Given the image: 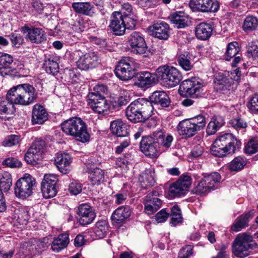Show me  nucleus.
<instances>
[{
	"label": "nucleus",
	"mask_w": 258,
	"mask_h": 258,
	"mask_svg": "<svg viewBox=\"0 0 258 258\" xmlns=\"http://www.w3.org/2000/svg\"><path fill=\"white\" fill-rule=\"evenodd\" d=\"M89 177L93 185H99L104 178V172L99 168H95L91 171Z\"/></svg>",
	"instance_id": "nucleus-46"
},
{
	"label": "nucleus",
	"mask_w": 258,
	"mask_h": 258,
	"mask_svg": "<svg viewBox=\"0 0 258 258\" xmlns=\"http://www.w3.org/2000/svg\"><path fill=\"white\" fill-rule=\"evenodd\" d=\"M131 99L129 92L123 90L120 91L116 102L119 106H124L131 101Z\"/></svg>",
	"instance_id": "nucleus-53"
},
{
	"label": "nucleus",
	"mask_w": 258,
	"mask_h": 258,
	"mask_svg": "<svg viewBox=\"0 0 258 258\" xmlns=\"http://www.w3.org/2000/svg\"><path fill=\"white\" fill-rule=\"evenodd\" d=\"M153 174L151 169H146L140 175L139 181L142 188L147 189L154 186L155 180Z\"/></svg>",
	"instance_id": "nucleus-35"
},
{
	"label": "nucleus",
	"mask_w": 258,
	"mask_h": 258,
	"mask_svg": "<svg viewBox=\"0 0 258 258\" xmlns=\"http://www.w3.org/2000/svg\"><path fill=\"white\" fill-rule=\"evenodd\" d=\"M75 60L76 61L77 67L84 71H87L95 68L98 63L99 56L97 52L89 51L84 54H82V52L79 50H75L73 52Z\"/></svg>",
	"instance_id": "nucleus-10"
},
{
	"label": "nucleus",
	"mask_w": 258,
	"mask_h": 258,
	"mask_svg": "<svg viewBox=\"0 0 258 258\" xmlns=\"http://www.w3.org/2000/svg\"><path fill=\"white\" fill-rule=\"evenodd\" d=\"M41 191L43 197L45 198H50L54 197L57 193L56 186H50L46 184L41 185Z\"/></svg>",
	"instance_id": "nucleus-51"
},
{
	"label": "nucleus",
	"mask_w": 258,
	"mask_h": 258,
	"mask_svg": "<svg viewBox=\"0 0 258 258\" xmlns=\"http://www.w3.org/2000/svg\"><path fill=\"white\" fill-rule=\"evenodd\" d=\"M256 244L253 241L252 236L245 233L239 234L233 242V251L238 257L243 258L248 256Z\"/></svg>",
	"instance_id": "nucleus-7"
},
{
	"label": "nucleus",
	"mask_w": 258,
	"mask_h": 258,
	"mask_svg": "<svg viewBox=\"0 0 258 258\" xmlns=\"http://www.w3.org/2000/svg\"><path fill=\"white\" fill-rule=\"evenodd\" d=\"M169 215L171 217L170 224L172 226H176L183 222L181 210L176 205L171 208V213Z\"/></svg>",
	"instance_id": "nucleus-42"
},
{
	"label": "nucleus",
	"mask_w": 258,
	"mask_h": 258,
	"mask_svg": "<svg viewBox=\"0 0 258 258\" xmlns=\"http://www.w3.org/2000/svg\"><path fill=\"white\" fill-rule=\"evenodd\" d=\"M61 128L66 135L73 136L77 141L85 143L89 141L90 135L86 123L80 117L70 118L60 124Z\"/></svg>",
	"instance_id": "nucleus-4"
},
{
	"label": "nucleus",
	"mask_w": 258,
	"mask_h": 258,
	"mask_svg": "<svg viewBox=\"0 0 258 258\" xmlns=\"http://www.w3.org/2000/svg\"><path fill=\"white\" fill-rule=\"evenodd\" d=\"M128 44L131 52L134 54L142 55L146 53L148 47L142 35L139 32H133L128 37Z\"/></svg>",
	"instance_id": "nucleus-14"
},
{
	"label": "nucleus",
	"mask_w": 258,
	"mask_h": 258,
	"mask_svg": "<svg viewBox=\"0 0 258 258\" xmlns=\"http://www.w3.org/2000/svg\"><path fill=\"white\" fill-rule=\"evenodd\" d=\"M155 133L160 153L168 150L173 141V137L171 135H165L161 130L156 131Z\"/></svg>",
	"instance_id": "nucleus-29"
},
{
	"label": "nucleus",
	"mask_w": 258,
	"mask_h": 258,
	"mask_svg": "<svg viewBox=\"0 0 258 258\" xmlns=\"http://www.w3.org/2000/svg\"><path fill=\"white\" fill-rule=\"evenodd\" d=\"M188 17L183 12L175 13L171 15V21L177 28H183L187 26Z\"/></svg>",
	"instance_id": "nucleus-39"
},
{
	"label": "nucleus",
	"mask_w": 258,
	"mask_h": 258,
	"mask_svg": "<svg viewBox=\"0 0 258 258\" xmlns=\"http://www.w3.org/2000/svg\"><path fill=\"white\" fill-rule=\"evenodd\" d=\"M131 214L129 207L121 206L115 210L111 216V218L114 222L120 223L128 218Z\"/></svg>",
	"instance_id": "nucleus-37"
},
{
	"label": "nucleus",
	"mask_w": 258,
	"mask_h": 258,
	"mask_svg": "<svg viewBox=\"0 0 258 258\" xmlns=\"http://www.w3.org/2000/svg\"><path fill=\"white\" fill-rule=\"evenodd\" d=\"M198 131L203 130L206 125V118L202 115H199L189 119Z\"/></svg>",
	"instance_id": "nucleus-49"
},
{
	"label": "nucleus",
	"mask_w": 258,
	"mask_h": 258,
	"mask_svg": "<svg viewBox=\"0 0 258 258\" xmlns=\"http://www.w3.org/2000/svg\"><path fill=\"white\" fill-rule=\"evenodd\" d=\"M109 27L111 32L115 35L120 36L124 34L125 27L120 13H113Z\"/></svg>",
	"instance_id": "nucleus-24"
},
{
	"label": "nucleus",
	"mask_w": 258,
	"mask_h": 258,
	"mask_svg": "<svg viewBox=\"0 0 258 258\" xmlns=\"http://www.w3.org/2000/svg\"><path fill=\"white\" fill-rule=\"evenodd\" d=\"M224 123V120L222 116H214L208 124L206 133L209 135L215 134Z\"/></svg>",
	"instance_id": "nucleus-38"
},
{
	"label": "nucleus",
	"mask_w": 258,
	"mask_h": 258,
	"mask_svg": "<svg viewBox=\"0 0 258 258\" xmlns=\"http://www.w3.org/2000/svg\"><path fill=\"white\" fill-rule=\"evenodd\" d=\"M12 185V176L7 172H3L0 176V189L4 192L8 191Z\"/></svg>",
	"instance_id": "nucleus-45"
},
{
	"label": "nucleus",
	"mask_w": 258,
	"mask_h": 258,
	"mask_svg": "<svg viewBox=\"0 0 258 258\" xmlns=\"http://www.w3.org/2000/svg\"><path fill=\"white\" fill-rule=\"evenodd\" d=\"M54 162L58 169L63 174H67L71 169L72 158L68 153H57Z\"/></svg>",
	"instance_id": "nucleus-23"
},
{
	"label": "nucleus",
	"mask_w": 258,
	"mask_h": 258,
	"mask_svg": "<svg viewBox=\"0 0 258 258\" xmlns=\"http://www.w3.org/2000/svg\"><path fill=\"white\" fill-rule=\"evenodd\" d=\"M141 152L146 156L151 158H157L160 154L155 132L149 136L142 137L140 143Z\"/></svg>",
	"instance_id": "nucleus-12"
},
{
	"label": "nucleus",
	"mask_w": 258,
	"mask_h": 258,
	"mask_svg": "<svg viewBox=\"0 0 258 258\" xmlns=\"http://www.w3.org/2000/svg\"><path fill=\"white\" fill-rule=\"evenodd\" d=\"M241 77V72L236 69L228 74L218 73L215 74L214 83L217 90L222 91L223 93L233 91L236 88Z\"/></svg>",
	"instance_id": "nucleus-5"
},
{
	"label": "nucleus",
	"mask_w": 258,
	"mask_h": 258,
	"mask_svg": "<svg viewBox=\"0 0 258 258\" xmlns=\"http://www.w3.org/2000/svg\"><path fill=\"white\" fill-rule=\"evenodd\" d=\"M69 242V235L68 233L60 234L52 242L51 249L53 251L58 252L66 248Z\"/></svg>",
	"instance_id": "nucleus-34"
},
{
	"label": "nucleus",
	"mask_w": 258,
	"mask_h": 258,
	"mask_svg": "<svg viewBox=\"0 0 258 258\" xmlns=\"http://www.w3.org/2000/svg\"><path fill=\"white\" fill-rule=\"evenodd\" d=\"M48 118V114L44 107L39 104H36L33 107L31 121L33 125L42 124Z\"/></svg>",
	"instance_id": "nucleus-26"
},
{
	"label": "nucleus",
	"mask_w": 258,
	"mask_h": 258,
	"mask_svg": "<svg viewBox=\"0 0 258 258\" xmlns=\"http://www.w3.org/2000/svg\"><path fill=\"white\" fill-rule=\"evenodd\" d=\"M57 58L53 55H49V56L44 60L43 67L46 72L52 75H56L59 72V66L57 62Z\"/></svg>",
	"instance_id": "nucleus-36"
},
{
	"label": "nucleus",
	"mask_w": 258,
	"mask_h": 258,
	"mask_svg": "<svg viewBox=\"0 0 258 258\" xmlns=\"http://www.w3.org/2000/svg\"><path fill=\"white\" fill-rule=\"evenodd\" d=\"M57 181L58 179L55 175L52 174H47L44 175V178L41 183V185L46 184L51 186H56Z\"/></svg>",
	"instance_id": "nucleus-60"
},
{
	"label": "nucleus",
	"mask_w": 258,
	"mask_h": 258,
	"mask_svg": "<svg viewBox=\"0 0 258 258\" xmlns=\"http://www.w3.org/2000/svg\"><path fill=\"white\" fill-rule=\"evenodd\" d=\"M241 146V142L232 134H224L218 137L211 149V154L216 157H222L227 153H234Z\"/></svg>",
	"instance_id": "nucleus-3"
},
{
	"label": "nucleus",
	"mask_w": 258,
	"mask_h": 258,
	"mask_svg": "<svg viewBox=\"0 0 258 258\" xmlns=\"http://www.w3.org/2000/svg\"><path fill=\"white\" fill-rule=\"evenodd\" d=\"M37 97L35 88L29 84H23L13 87L7 94L10 104L27 106L34 103Z\"/></svg>",
	"instance_id": "nucleus-1"
},
{
	"label": "nucleus",
	"mask_w": 258,
	"mask_h": 258,
	"mask_svg": "<svg viewBox=\"0 0 258 258\" xmlns=\"http://www.w3.org/2000/svg\"><path fill=\"white\" fill-rule=\"evenodd\" d=\"M192 183L191 177L188 174H182L179 179L169 187L170 195L174 197H180L186 194Z\"/></svg>",
	"instance_id": "nucleus-13"
},
{
	"label": "nucleus",
	"mask_w": 258,
	"mask_h": 258,
	"mask_svg": "<svg viewBox=\"0 0 258 258\" xmlns=\"http://www.w3.org/2000/svg\"><path fill=\"white\" fill-rule=\"evenodd\" d=\"M13 62V57L7 53L0 52V63L4 67H8Z\"/></svg>",
	"instance_id": "nucleus-62"
},
{
	"label": "nucleus",
	"mask_w": 258,
	"mask_h": 258,
	"mask_svg": "<svg viewBox=\"0 0 258 258\" xmlns=\"http://www.w3.org/2000/svg\"><path fill=\"white\" fill-rule=\"evenodd\" d=\"M193 253L192 247L189 245L182 247L178 253V258H188Z\"/></svg>",
	"instance_id": "nucleus-63"
},
{
	"label": "nucleus",
	"mask_w": 258,
	"mask_h": 258,
	"mask_svg": "<svg viewBox=\"0 0 258 258\" xmlns=\"http://www.w3.org/2000/svg\"><path fill=\"white\" fill-rule=\"evenodd\" d=\"M153 105L145 98H139L132 102L126 108L127 118L133 123L144 122L152 115Z\"/></svg>",
	"instance_id": "nucleus-2"
},
{
	"label": "nucleus",
	"mask_w": 258,
	"mask_h": 258,
	"mask_svg": "<svg viewBox=\"0 0 258 258\" xmlns=\"http://www.w3.org/2000/svg\"><path fill=\"white\" fill-rule=\"evenodd\" d=\"M44 150V142L35 141L28 150L25 155V160L29 164L34 165L41 160Z\"/></svg>",
	"instance_id": "nucleus-17"
},
{
	"label": "nucleus",
	"mask_w": 258,
	"mask_h": 258,
	"mask_svg": "<svg viewBox=\"0 0 258 258\" xmlns=\"http://www.w3.org/2000/svg\"><path fill=\"white\" fill-rule=\"evenodd\" d=\"M100 100L92 110L98 114L107 113L110 107L109 103L105 98Z\"/></svg>",
	"instance_id": "nucleus-48"
},
{
	"label": "nucleus",
	"mask_w": 258,
	"mask_h": 258,
	"mask_svg": "<svg viewBox=\"0 0 258 258\" xmlns=\"http://www.w3.org/2000/svg\"><path fill=\"white\" fill-rule=\"evenodd\" d=\"M245 153L246 154H253L258 151V140L251 139L248 141L244 148Z\"/></svg>",
	"instance_id": "nucleus-55"
},
{
	"label": "nucleus",
	"mask_w": 258,
	"mask_h": 258,
	"mask_svg": "<svg viewBox=\"0 0 258 258\" xmlns=\"http://www.w3.org/2000/svg\"><path fill=\"white\" fill-rule=\"evenodd\" d=\"M18 218L19 222L22 224H26L30 218L29 209L27 207L21 208L18 213Z\"/></svg>",
	"instance_id": "nucleus-57"
},
{
	"label": "nucleus",
	"mask_w": 258,
	"mask_h": 258,
	"mask_svg": "<svg viewBox=\"0 0 258 258\" xmlns=\"http://www.w3.org/2000/svg\"><path fill=\"white\" fill-rule=\"evenodd\" d=\"M190 59L191 55L187 51L180 53L177 58L179 65L186 71L190 70L192 68Z\"/></svg>",
	"instance_id": "nucleus-41"
},
{
	"label": "nucleus",
	"mask_w": 258,
	"mask_h": 258,
	"mask_svg": "<svg viewBox=\"0 0 258 258\" xmlns=\"http://www.w3.org/2000/svg\"><path fill=\"white\" fill-rule=\"evenodd\" d=\"M72 7L76 13L90 17H93L96 13V8L90 2H74Z\"/></svg>",
	"instance_id": "nucleus-25"
},
{
	"label": "nucleus",
	"mask_w": 258,
	"mask_h": 258,
	"mask_svg": "<svg viewBox=\"0 0 258 258\" xmlns=\"http://www.w3.org/2000/svg\"><path fill=\"white\" fill-rule=\"evenodd\" d=\"M159 193L153 190L148 193L144 199V211L148 215H152L160 208L162 204V201L158 198Z\"/></svg>",
	"instance_id": "nucleus-19"
},
{
	"label": "nucleus",
	"mask_w": 258,
	"mask_h": 258,
	"mask_svg": "<svg viewBox=\"0 0 258 258\" xmlns=\"http://www.w3.org/2000/svg\"><path fill=\"white\" fill-rule=\"evenodd\" d=\"M82 189V184L76 181L71 182L69 186V190L71 194L77 195L81 192Z\"/></svg>",
	"instance_id": "nucleus-64"
},
{
	"label": "nucleus",
	"mask_w": 258,
	"mask_h": 258,
	"mask_svg": "<svg viewBox=\"0 0 258 258\" xmlns=\"http://www.w3.org/2000/svg\"><path fill=\"white\" fill-rule=\"evenodd\" d=\"M139 64L130 57L121 59L116 66L114 72L116 77L121 80L127 81L135 76Z\"/></svg>",
	"instance_id": "nucleus-8"
},
{
	"label": "nucleus",
	"mask_w": 258,
	"mask_h": 258,
	"mask_svg": "<svg viewBox=\"0 0 258 258\" xmlns=\"http://www.w3.org/2000/svg\"><path fill=\"white\" fill-rule=\"evenodd\" d=\"M203 85L199 79L192 78L184 81L180 85L179 89L186 95L194 98L200 97L202 93Z\"/></svg>",
	"instance_id": "nucleus-15"
},
{
	"label": "nucleus",
	"mask_w": 258,
	"mask_h": 258,
	"mask_svg": "<svg viewBox=\"0 0 258 258\" xmlns=\"http://www.w3.org/2000/svg\"><path fill=\"white\" fill-rule=\"evenodd\" d=\"M178 134L185 138L193 137L198 132L189 119L180 121L177 126Z\"/></svg>",
	"instance_id": "nucleus-28"
},
{
	"label": "nucleus",
	"mask_w": 258,
	"mask_h": 258,
	"mask_svg": "<svg viewBox=\"0 0 258 258\" xmlns=\"http://www.w3.org/2000/svg\"><path fill=\"white\" fill-rule=\"evenodd\" d=\"M247 159L244 156L235 157L228 165V169L231 171L238 172L242 170L247 164Z\"/></svg>",
	"instance_id": "nucleus-40"
},
{
	"label": "nucleus",
	"mask_w": 258,
	"mask_h": 258,
	"mask_svg": "<svg viewBox=\"0 0 258 258\" xmlns=\"http://www.w3.org/2000/svg\"><path fill=\"white\" fill-rule=\"evenodd\" d=\"M134 16L132 15L131 16H122V19L123 21V24L125 29H133L135 28L136 25L137 19L134 17Z\"/></svg>",
	"instance_id": "nucleus-58"
},
{
	"label": "nucleus",
	"mask_w": 258,
	"mask_h": 258,
	"mask_svg": "<svg viewBox=\"0 0 258 258\" xmlns=\"http://www.w3.org/2000/svg\"><path fill=\"white\" fill-rule=\"evenodd\" d=\"M156 72L151 74L149 72H143L135 77V85L141 88H148L157 82Z\"/></svg>",
	"instance_id": "nucleus-22"
},
{
	"label": "nucleus",
	"mask_w": 258,
	"mask_h": 258,
	"mask_svg": "<svg viewBox=\"0 0 258 258\" xmlns=\"http://www.w3.org/2000/svg\"><path fill=\"white\" fill-rule=\"evenodd\" d=\"M23 30L27 33L26 39L33 43L40 44L46 41V34L42 28L25 26Z\"/></svg>",
	"instance_id": "nucleus-21"
},
{
	"label": "nucleus",
	"mask_w": 258,
	"mask_h": 258,
	"mask_svg": "<svg viewBox=\"0 0 258 258\" xmlns=\"http://www.w3.org/2000/svg\"><path fill=\"white\" fill-rule=\"evenodd\" d=\"M9 37L11 41L12 45L17 48L19 47L24 42L23 36L20 34L13 33Z\"/></svg>",
	"instance_id": "nucleus-59"
},
{
	"label": "nucleus",
	"mask_w": 258,
	"mask_h": 258,
	"mask_svg": "<svg viewBox=\"0 0 258 258\" xmlns=\"http://www.w3.org/2000/svg\"><path fill=\"white\" fill-rule=\"evenodd\" d=\"M47 247V243L44 241L37 240L35 241V243L27 245L26 247L27 250L30 253L31 255H36L37 253L42 252Z\"/></svg>",
	"instance_id": "nucleus-44"
},
{
	"label": "nucleus",
	"mask_w": 258,
	"mask_h": 258,
	"mask_svg": "<svg viewBox=\"0 0 258 258\" xmlns=\"http://www.w3.org/2000/svg\"><path fill=\"white\" fill-rule=\"evenodd\" d=\"M247 53L248 57L258 58V46L253 43H249L247 47Z\"/></svg>",
	"instance_id": "nucleus-61"
},
{
	"label": "nucleus",
	"mask_w": 258,
	"mask_h": 258,
	"mask_svg": "<svg viewBox=\"0 0 258 258\" xmlns=\"http://www.w3.org/2000/svg\"><path fill=\"white\" fill-rule=\"evenodd\" d=\"M221 179V176L218 172H214L209 175L204 176L192 189V192L197 195H205L211 190L216 189V184Z\"/></svg>",
	"instance_id": "nucleus-9"
},
{
	"label": "nucleus",
	"mask_w": 258,
	"mask_h": 258,
	"mask_svg": "<svg viewBox=\"0 0 258 258\" xmlns=\"http://www.w3.org/2000/svg\"><path fill=\"white\" fill-rule=\"evenodd\" d=\"M35 184V179L31 175L25 174L15 184L16 196L22 199L29 197L32 194L33 187Z\"/></svg>",
	"instance_id": "nucleus-11"
},
{
	"label": "nucleus",
	"mask_w": 258,
	"mask_h": 258,
	"mask_svg": "<svg viewBox=\"0 0 258 258\" xmlns=\"http://www.w3.org/2000/svg\"><path fill=\"white\" fill-rule=\"evenodd\" d=\"M229 127H232L236 130L245 128L247 127V123L242 119L236 117L231 119L228 122Z\"/></svg>",
	"instance_id": "nucleus-52"
},
{
	"label": "nucleus",
	"mask_w": 258,
	"mask_h": 258,
	"mask_svg": "<svg viewBox=\"0 0 258 258\" xmlns=\"http://www.w3.org/2000/svg\"><path fill=\"white\" fill-rule=\"evenodd\" d=\"M258 26V19L254 16H248L243 22V29L245 31L255 30Z\"/></svg>",
	"instance_id": "nucleus-47"
},
{
	"label": "nucleus",
	"mask_w": 258,
	"mask_h": 258,
	"mask_svg": "<svg viewBox=\"0 0 258 258\" xmlns=\"http://www.w3.org/2000/svg\"><path fill=\"white\" fill-rule=\"evenodd\" d=\"M157 81L167 88H170L177 85L182 79L180 72L173 67L163 65L156 70Z\"/></svg>",
	"instance_id": "nucleus-6"
},
{
	"label": "nucleus",
	"mask_w": 258,
	"mask_h": 258,
	"mask_svg": "<svg viewBox=\"0 0 258 258\" xmlns=\"http://www.w3.org/2000/svg\"><path fill=\"white\" fill-rule=\"evenodd\" d=\"M105 97L101 95H96L93 93H89L87 96V101L88 106L93 109L100 100H103Z\"/></svg>",
	"instance_id": "nucleus-54"
},
{
	"label": "nucleus",
	"mask_w": 258,
	"mask_h": 258,
	"mask_svg": "<svg viewBox=\"0 0 258 258\" xmlns=\"http://www.w3.org/2000/svg\"><path fill=\"white\" fill-rule=\"evenodd\" d=\"M110 128L113 134L117 137H126L129 134L128 126L121 120L118 119L112 121Z\"/></svg>",
	"instance_id": "nucleus-32"
},
{
	"label": "nucleus",
	"mask_w": 258,
	"mask_h": 258,
	"mask_svg": "<svg viewBox=\"0 0 258 258\" xmlns=\"http://www.w3.org/2000/svg\"><path fill=\"white\" fill-rule=\"evenodd\" d=\"M2 164L7 167L11 168H19L22 166L21 162L17 158L14 157L6 158L2 161Z\"/></svg>",
	"instance_id": "nucleus-56"
},
{
	"label": "nucleus",
	"mask_w": 258,
	"mask_h": 258,
	"mask_svg": "<svg viewBox=\"0 0 258 258\" xmlns=\"http://www.w3.org/2000/svg\"><path fill=\"white\" fill-rule=\"evenodd\" d=\"M189 5L194 11L203 13L216 12L220 7L217 0H190Z\"/></svg>",
	"instance_id": "nucleus-16"
},
{
	"label": "nucleus",
	"mask_w": 258,
	"mask_h": 258,
	"mask_svg": "<svg viewBox=\"0 0 258 258\" xmlns=\"http://www.w3.org/2000/svg\"><path fill=\"white\" fill-rule=\"evenodd\" d=\"M78 222L82 226L91 223L96 217V214L92 207L87 204L80 205L77 209Z\"/></svg>",
	"instance_id": "nucleus-18"
},
{
	"label": "nucleus",
	"mask_w": 258,
	"mask_h": 258,
	"mask_svg": "<svg viewBox=\"0 0 258 258\" xmlns=\"http://www.w3.org/2000/svg\"><path fill=\"white\" fill-rule=\"evenodd\" d=\"M213 31L212 25L206 23L198 24L195 28L197 38L202 40H206L211 36Z\"/></svg>",
	"instance_id": "nucleus-33"
},
{
	"label": "nucleus",
	"mask_w": 258,
	"mask_h": 258,
	"mask_svg": "<svg viewBox=\"0 0 258 258\" xmlns=\"http://www.w3.org/2000/svg\"><path fill=\"white\" fill-rule=\"evenodd\" d=\"M150 101L151 104L159 105L162 108L169 106L170 99L168 94L163 91H155L150 96Z\"/></svg>",
	"instance_id": "nucleus-30"
},
{
	"label": "nucleus",
	"mask_w": 258,
	"mask_h": 258,
	"mask_svg": "<svg viewBox=\"0 0 258 258\" xmlns=\"http://www.w3.org/2000/svg\"><path fill=\"white\" fill-rule=\"evenodd\" d=\"M108 230V223L106 220L97 221L94 227V233L99 238L104 237Z\"/></svg>",
	"instance_id": "nucleus-43"
},
{
	"label": "nucleus",
	"mask_w": 258,
	"mask_h": 258,
	"mask_svg": "<svg viewBox=\"0 0 258 258\" xmlns=\"http://www.w3.org/2000/svg\"><path fill=\"white\" fill-rule=\"evenodd\" d=\"M20 137L16 135H11L7 136L2 142V145L5 147H11L20 144Z\"/></svg>",
	"instance_id": "nucleus-50"
},
{
	"label": "nucleus",
	"mask_w": 258,
	"mask_h": 258,
	"mask_svg": "<svg viewBox=\"0 0 258 258\" xmlns=\"http://www.w3.org/2000/svg\"><path fill=\"white\" fill-rule=\"evenodd\" d=\"M239 51L240 48L236 42L229 43L227 46L225 59L227 61H229L231 58L234 57L231 63L232 67H236L241 59V56L239 55L240 54L239 53Z\"/></svg>",
	"instance_id": "nucleus-27"
},
{
	"label": "nucleus",
	"mask_w": 258,
	"mask_h": 258,
	"mask_svg": "<svg viewBox=\"0 0 258 258\" xmlns=\"http://www.w3.org/2000/svg\"><path fill=\"white\" fill-rule=\"evenodd\" d=\"M169 25L164 22L159 21L148 28V33L153 37L160 40H167L169 37Z\"/></svg>",
	"instance_id": "nucleus-20"
},
{
	"label": "nucleus",
	"mask_w": 258,
	"mask_h": 258,
	"mask_svg": "<svg viewBox=\"0 0 258 258\" xmlns=\"http://www.w3.org/2000/svg\"><path fill=\"white\" fill-rule=\"evenodd\" d=\"M253 217V211L242 214L238 217L233 225L231 226V230L233 231L238 232L248 226L249 220Z\"/></svg>",
	"instance_id": "nucleus-31"
}]
</instances>
